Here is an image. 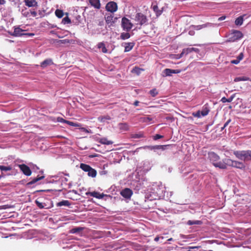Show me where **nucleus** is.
Returning a JSON list of instances; mask_svg holds the SVG:
<instances>
[{
    "label": "nucleus",
    "instance_id": "nucleus-1",
    "mask_svg": "<svg viewBox=\"0 0 251 251\" xmlns=\"http://www.w3.org/2000/svg\"><path fill=\"white\" fill-rule=\"evenodd\" d=\"M234 154L235 156L244 161L251 160V151H234Z\"/></svg>",
    "mask_w": 251,
    "mask_h": 251
},
{
    "label": "nucleus",
    "instance_id": "nucleus-2",
    "mask_svg": "<svg viewBox=\"0 0 251 251\" xmlns=\"http://www.w3.org/2000/svg\"><path fill=\"white\" fill-rule=\"evenodd\" d=\"M243 37V33L239 30L232 29L228 35V38L226 41L227 42H233L241 39Z\"/></svg>",
    "mask_w": 251,
    "mask_h": 251
},
{
    "label": "nucleus",
    "instance_id": "nucleus-3",
    "mask_svg": "<svg viewBox=\"0 0 251 251\" xmlns=\"http://www.w3.org/2000/svg\"><path fill=\"white\" fill-rule=\"evenodd\" d=\"M25 30L21 29L19 27H14V31L10 32L8 33L12 36L15 37H20L22 36H28L32 37L34 35V34L33 33H25Z\"/></svg>",
    "mask_w": 251,
    "mask_h": 251
},
{
    "label": "nucleus",
    "instance_id": "nucleus-4",
    "mask_svg": "<svg viewBox=\"0 0 251 251\" xmlns=\"http://www.w3.org/2000/svg\"><path fill=\"white\" fill-rule=\"evenodd\" d=\"M121 26L124 30L128 32L132 28L133 24L129 19L126 17H123L122 19Z\"/></svg>",
    "mask_w": 251,
    "mask_h": 251
},
{
    "label": "nucleus",
    "instance_id": "nucleus-5",
    "mask_svg": "<svg viewBox=\"0 0 251 251\" xmlns=\"http://www.w3.org/2000/svg\"><path fill=\"white\" fill-rule=\"evenodd\" d=\"M135 20L138 22L141 25L146 24L148 22L147 16L142 13H138L136 14Z\"/></svg>",
    "mask_w": 251,
    "mask_h": 251
},
{
    "label": "nucleus",
    "instance_id": "nucleus-6",
    "mask_svg": "<svg viewBox=\"0 0 251 251\" xmlns=\"http://www.w3.org/2000/svg\"><path fill=\"white\" fill-rule=\"evenodd\" d=\"M227 163H228V166H231L239 169H243L245 168L244 164L241 162L232 160L230 159H228L227 160Z\"/></svg>",
    "mask_w": 251,
    "mask_h": 251
},
{
    "label": "nucleus",
    "instance_id": "nucleus-7",
    "mask_svg": "<svg viewBox=\"0 0 251 251\" xmlns=\"http://www.w3.org/2000/svg\"><path fill=\"white\" fill-rule=\"evenodd\" d=\"M18 166L25 175L26 176H30L31 175V171L29 167L26 165L22 164H19Z\"/></svg>",
    "mask_w": 251,
    "mask_h": 251
},
{
    "label": "nucleus",
    "instance_id": "nucleus-8",
    "mask_svg": "<svg viewBox=\"0 0 251 251\" xmlns=\"http://www.w3.org/2000/svg\"><path fill=\"white\" fill-rule=\"evenodd\" d=\"M105 8L108 11L113 13L117 11L118 6L115 2L110 1L107 3Z\"/></svg>",
    "mask_w": 251,
    "mask_h": 251
},
{
    "label": "nucleus",
    "instance_id": "nucleus-9",
    "mask_svg": "<svg viewBox=\"0 0 251 251\" xmlns=\"http://www.w3.org/2000/svg\"><path fill=\"white\" fill-rule=\"evenodd\" d=\"M228 160V158H225L223 159L222 161H218L217 162H215V164L214 166L216 167H218L220 169H225L228 166V163H227V161Z\"/></svg>",
    "mask_w": 251,
    "mask_h": 251
},
{
    "label": "nucleus",
    "instance_id": "nucleus-10",
    "mask_svg": "<svg viewBox=\"0 0 251 251\" xmlns=\"http://www.w3.org/2000/svg\"><path fill=\"white\" fill-rule=\"evenodd\" d=\"M186 69H176L173 70L170 69H165L163 73L165 74V76H171L172 74H178L180 73L183 71H185Z\"/></svg>",
    "mask_w": 251,
    "mask_h": 251
},
{
    "label": "nucleus",
    "instance_id": "nucleus-11",
    "mask_svg": "<svg viewBox=\"0 0 251 251\" xmlns=\"http://www.w3.org/2000/svg\"><path fill=\"white\" fill-rule=\"evenodd\" d=\"M208 155L210 161L213 165L215 164V162H218L220 160L219 156L214 152H209Z\"/></svg>",
    "mask_w": 251,
    "mask_h": 251
},
{
    "label": "nucleus",
    "instance_id": "nucleus-12",
    "mask_svg": "<svg viewBox=\"0 0 251 251\" xmlns=\"http://www.w3.org/2000/svg\"><path fill=\"white\" fill-rule=\"evenodd\" d=\"M192 51H195L196 52H199L200 51V50L198 48H188L186 49H184L181 53L180 54V56L179 58L182 57L184 54H187L189 53L192 52Z\"/></svg>",
    "mask_w": 251,
    "mask_h": 251
},
{
    "label": "nucleus",
    "instance_id": "nucleus-13",
    "mask_svg": "<svg viewBox=\"0 0 251 251\" xmlns=\"http://www.w3.org/2000/svg\"><path fill=\"white\" fill-rule=\"evenodd\" d=\"M169 145H156V146H145L143 147H141V148H143L144 149H149L150 150H164L166 149V147L168 146Z\"/></svg>",
    "mask_w": 251,
    "mask_h": 251
},
{
    "label": "nucleus",
    "instance_id": "nucleus-14",
    "mask_svg": "<svg viewBox=\"0 0 251 251\" xmlns=\"http://www.w3.org/2000/svg\"><path fill=\"white\" fill-rule=\"evenodd\" d=\"M121 195L125 198L129 199L132 196V191L129 188H125L121 191Z\"/></svg>",
    "mask_w": 251,
    "mask_h": 251
},
{
    "label": "nucleus",
    "instance_id": "nucleus-15",
    "mask_svg": "<svg viewBox=\"0 0 251 251\" xmlns=\"http://www.w3.org/2000/svg\"><path fill=\"white\" fill-rule=\"evenodd\" d=\"M151 8L155 13L156 17H158L159 16H160L162 14L164 10L163 7H162L160 9H159L157 5L156 4H154V3L152 4Z\"/></svg>",
    "mask_w": 251,
    "mask_h": 251
},
{
    "label": "nucleus",
    "instance_id": "nucleus-16",
    "mask_svg": "<svg viewBox=\"0 0 251 251\" xmlns=\"http://www.w3.org/2000/svg\"><path fill=\"white\" fill-rule=\"evenodd\" d=\"M86 194L99 199H102L106 196V195L103 193L100 194V193L96 191L87 192Z\"/></svg>",
    "mask_w": 251,
    "mask_h": 251
},
{
    "label": "nucleus",
    "instance_id": "nucleus-17",
    "mask_svg": "<svg viewBox=\"0 0 251 251\" xmlns=\"http://www.w3.org/2000/svg\"><path fill=\"white\" fill-rule=\"evenodd\" d=\"M135 45L134 42H125L122 43V46L125 48V52H128L131 50Z\"/></svg>",
    "mask_w": 251,
    "mask_h": 251
},
{
    "label": "nucleus",
    "instance_id": "nucleus-18",
    "mask_svg": "<svg viewBox=\"0 0 251 251\" xmlns=\"http://www.w3.org/2000/svg\"><path fill=\"white\" fill-rule=\"evenodd\" d=\"M212 25L211 23H207L206 24L201 25H191L190 26L189 28L190 29H193L196 30H199L202 28L207 27L208 26H211Z\"/></svg>",
    "mask_w": 251,
    "mask_h": 251
},
{
    "label": "nucleus",
    "instance_id": "nucleus-19",
    "mask_svg": "<svg viewBox=\"0 0 251 251\" xmlns=\"http://www.w3.org/2000/svg\"><path fill=\"white\" fill-rule=\"evenodd\" d=\"M106 23L107 24H110V25H112L113 24L116 22L118 18L117 17H114L113 14H110V15L107 16L105 17Z\"/></svg>",
    "mask_w": 251,
    "mask_h": 251
},
{
    "label": "nucleus",
    "instance_id": "nucleus-20",
    "mask_svg": "<svg viewBox=\"0 0 251 251\" xmlns=\"http://www.w3.org/2000/svg\"><path fill=\"white\" fill-rule=\"evenodd\" d=\"M118 128L121 132L127 131L129 129V126L128 124L126 123H119L118 125Z\"/></svg>",
    "mask_w": 251,
    "mask_h": 251
},
{
    "label": "nucleus",
    "instance_id": "nucleus-21",
    "mask_svg": "<svg viewBox=\"0 0 251 251\" xmlns=\"http://www.w3.org/2000/svg\"><path fill=\"white\" fill-rule=\"evenodd\" d=\"M25 5L29 7L37 6V2L35 0H24Z\"/></svg>",
    "mask_w": 251,
    "mask_h": 251
},
{
    "label": "nucleus",
    "instance_id": "nucleus-22",
    "mask_svg": "<svg viewBox=\"0 0 251 251\" xmlns=\"http://www.w3.org/2000/svg\"><path fill=\"white\" fill-rule=\"evenodd\" d=\"M99 142L101 144L109 145L113 143V141L108 140L107 138L103 137L99 139Z\"/></svg>",
    "mask_w": 251,
    "mask_h": 251
},
{
    "label": "nucleus",
    "instance_id": "nucleus-23",
    "mask_svg": "<svg viewBox=\"0 0 251 251\" xmlns=\"http://www.w3.org/2000/svg\"><path fill=\"white\" fill-rule=\"evenodd\" d=\"M98 48L101 50L103 53H107L108 50L103 42H100L98 44Z\"/></svg>",
    "mask_w": 251,
    "mask_h": 251
},
{
    "label": "nucleus",
    "instance_id": "nucleus-24",
    "mask_svg": "<svg viewBox=\"0 0 251 251\" xmlns=\"http://www.w3.org/2000/svg\"><path fill=\"white\" fill-rule=\"evenodd\" d=\"M111 118L109 115L101 116L98 117V121L101 123H105L110 120Z\"/></svg>",
    "mask_w": 251,
    "mask_h": 251
},
{
    "label": "nucleus",
    "instance_id": "nucleus-25",
    "mask_svg": "<svg viewBox=\"0 0 251 251\" xmlns=\"http://www.w3.org/2000/svg\"><path fill=\"white\" fill-rule=\"evenodd\" d=\"M89 2L96 8L99 9L100 7V0H89Z\"/></svg>",
    "mask_w": 251,
    "mask_h": 251
},
{
    "label": "nucleus",
    "instance_id": "nucleus-26",
    "mask_svg": "<svg viewBox=\"0 0 251 251\" xmlns=\"http://www.w3.org/2000/svg\"><path fill=\"white\" fill-rule=\"evenodd\" d=\"M251 81V78L247 76H240L235 77L234 79V82H238L240 81Z\"/></svg>",
    "mask_w": 251,
    "mask_h": 251
},
{
    "label": "nucleus",
    "instance_id": "nucleus-27",
    "mask_svg": "<svg viewBox=\"0 0 251 251\" xmlns=\"http://www.w3.org/2000/svg\"><path fill=\"white\" fill-rule=\"evenodd\" d=\"M88 176L90 177H95L97 176V171L92 168V167L90 169L89 171L88 172Z\"/></svg>",
    "mask_w": 251,
    "mask_h": 251
},
{
    "label": "nucleus",
    "instance_id": "nucleus-28",
    "mask_svg": "<svg viewBox=\"0 0 251 251\" xmlns=\"http://www.w3.org/2000/svg\"><path fill=\"white\" fill-rule=\"evenodd\" d=\"M71 205L70 201L68 200H63L56 204L57 206H69Z\"/></svg>",
    "mask_w": 251,
    "mask_h": 251
},
{
    "label": "nucleus",
    "instance_id": "nucleus-29",
    "mask_svg": "<svg viewBox=\"0 0 251 251\" xmlns=\"http://www.w3.org/2000/svg\"><path fill=\"white\" fill-rule=\"evenodd\" d=\"M244 54L241 52L237 57L236 59H233L230 61V63H239V62L243 58Z\"/></svg>",
    "mask_w": 251,
    "mask_h": 251
},
{
    "label": "nucleus",
    "instance_id": "nucleus-30",
    "mask_svg": "<svg viewBox=\"0 0 251 251\" xmlns=\"http://www.w3.org/2000/svg\"><path fill=\"white\" fill-rule=\"evenodd\" d=\"M83 229L84 228L82 227H76L71 229L69 232L72 234L79 233L82 231L83 230Z\"/></svg>",
    "mask_w": 251,
    "mask_h": 251
},
{
    "label": "nucleus",
    "instance_id": "nucleus-31",
    "mask_svg": "<svg viewBox=\"0 0 251 251\" xmlns=\"http://www.w3.org/2000/svg\"><path fill=\"white\" fill-rule=\"evenodd\" d=\"M152 120V118L150 117H143L140 118L139 121L142 123L150 124L151 123Z\"/></svg>",
    "mask_w": 251,
    "mask_h": 251
},
{
    "label": "nucleus",
    "instance_id": "nucleus-32",
    "mask_svg": "<svg viewBox=\"0 0 251 251\" xmlns=\"http://www.w3.org/2000/svg\"><path fill=\"white\" fill-rule=\"evenodd\" d=\"M144 137V133L142 132H139L137 133H132L130 135V137L134 139L141 138Z\"/></svg>",
    "mask_w": 251,
    "mask_h": 251
},
{
    "label": "nucleus",
    "instance_id": "nucleus-33",
    "mask_svg": "<svg viewBox=\"0 0 251 251\" xmlns=\"http://www.w3.org/2000/svg\"><path fill=\"white\" fill-rule=\"evenodd\" d=\"M44 177H45V176H38L37 177L32 179V180H31L30 182H29L27 183V184L28 185H32V184L37 182V181L43 179V178H44Z\"/></svg>",
    "mask_w": 251,
    "mask_h": 251
},
{
    "label": "nucleus",
    "instance_id": "nucleus-34",
    "mask_svg": "<svg viewBox=\"0 0 251 251\" xmlns=\"http://www.w3.org/2000/svg\"><path fill=\"white\" fill-rule=\"evenodd\" d=\"M80 168L81 169H82L83 171L85 172H87L88 171H89L90 169L91 168L90 166L89 165L84 164V163H81L80 164Z\"/></svg>",
    "mask_w": 251,
    "mask_h": 251
},
{
    "label": "nucleus",
    "instance_id": "nucleus-35",
    "mask_svg": "<svg viewBox=\"0 0 251 251\" xmlns=\"http://www.w3.org/2000/svg\"><path fill=\"white\" fill-rule=\"evenodd\" d=\"M202 224V221L200 220H189L187 222V224L189 226L193 225H201Z\"/></svg>",
    "mask_w": 251,
    "mask_h": 251
},
{
    "label": "nucleus",
    "instance_id": "nucleus-36",
    "mask_svg": "<svg viewBox=\"0 0 251 251\" xmlns=\"http://www.w3.org/2000/svg\"><path fill=\"white\" fill-rule=\"evenodd\" d=\"M201 112V116H205L209 113V109L207 106L204 105Z\"/></svg>",
    "mask_w": 251,
    "mask_h": 251
},
{
    "label": "nucleus",
    "instance_id": "nucleus-37",
    "mask_svg": "<svg viewBox=\"0 0 251 251\" xmlns=\"http://www.w3.org/2000/svg\"><path fill=\"white\" fill-rule=\"evenodd\" d=\"M144 69H141L137 67H134L131 71L133 74H135L136 75H139L141 72L143 71Z\"/></svg>",
    "mask_w": 251,
    "mask_h": 251
},
{
    "label": "nucleus",
    "instance_id": "nucleus-38",
    "mask_svg": "<svg viewBox=\"0 0 251 251\" xmlns=\"http://www.w3.org/2000/svg\"><path fill=\"white\" fill-rule=\"evenodd\" d=\"M234 98V95H232L228 99H226V97H223L221 99V101L223 103H225L226 102H230L232 101Z\"/></svg>",
    "mask_w": 251,
    "mask_h": 251
},
{
    "label": "nucleus",
    "instance_id": "nucleus-39",
    "mask_svg": "<svg viewBox=\"0 0 251 251\" xmlns=\"http://www.w3.org/2000/svg\"><path fill=\"white\" fill-rule=\"evenodd\" d=\"M243 22V16L238 17L235 21V24L236 25H241Z\"/></svg>",
    "mask_w": 251,
    "mask_h": 251
},
{
    "label": "nucleus",
    "instance_id": "nucleus-40",
    "mask_svg": "<svg viewBox=\"0 0 251 251\" xmlns=\"http://www.w3.org/2000/svg\"><path fill=\"white\" fill-rule=\"evenodd\" d=\"M130 37V35L127 32H123L121 34L120 38L122 40H126L129 38Z\"/></svg>",
    "mask_w": 251,
    "mask_h": 251
},
{
    "label": "nucleus",
    "instance_id": "nucleus-41",
    "mask_svg": "<svg viewBox=\"0 0 251 251\" xmlns=\"http://www.w3.org/2000/svg\"><path fill=\"white\" fill-rule=\"evenodd\" d=\"M55 15L59 18H62L64 15V12L62 10L56 9L55 12Z\"/></svg>",
    "mask_w": 251,
    "mask_h": 251
},
{
    "label": "nucleus",
    "instance_id": "nucleus-42",
    "mask_svg": "<svg viewBox=\"0 0 251 251\" xmlns=\"http://www.w3.org/2000/svg\"><path fill=\"white\" fill-rule=\"evenodd\" d=\"M12 169V168L11 166H2V165H0V170L1 171H11Z\"/></svg>",
    "mask_w": 251,
    "mask_h": 251
},
{
    "label": "nucleus",
    "instance_id": "nucleus-43",
    "mask_svg": "<svg viewBox=\"0 0 251 251\" xmlns=\"http://www.w3.org/2000/svg\"><path fill=\"white\" fill-rule=\"evenodd\" d=\"M149 93L153 97H155L156 96H157L158 94V92L157 90H156V89H155V88L151 90L149 92Z\"/></svg>",
    "mask_w": 251,
    "mask_h": 251
},
{
    "label": "nucleus",
    "instance_id": "nucleus-44",
    "mask_svg": "<svg viewBox=\"0 0 251 251\" xmlns=\"http://www.w3.org/2000/svg\"><path fill=\"white\" fill-rule=\"evenodd\" d=\"M67 124H68L69 126L75 127H80L81 126V125L79 123H74L73 122H71L69 121H68V122H67Z\"/></svg>",
    "mask_w": 251,
    "mask_h": 251
},
{
    "label": "nucleus",
    "instance_id": "nucleus-45",
    "mask_svg": "<svg viewBox=\"0 0 251 251\" xmlns=\"http://www.w3.org/2000/svg\"><path fill=\"white\" fill-rule=\"evenodd\" d=\"M81 17L80 15H77L75 17V21H73V22L76 25H78L81 23Z\"/></svg>",
    "mask_w": 251,
    "mask_h": 251
},
{
    "label": "nucleus",
    "instance_id": "nucleus-46",
    "mask_svg": "<svg viewBox=\"0 0 251 251\" xmlns=\"http://www.w3.org/2000/svg\"><path fill=\"white\" fill-rule=\"evenodd\" d=\"M71 21L68 16L64 18L62 21V23L64 24H70V23H71Z\"/></svg>",
    "mask_w": 251,
    "mask_h": 251
},
{
    "label": "nucleus",
    "instance_id": "nucleus-47",
    "mask_svg": "<svg viewBox=\"0 0 251 251\" xmlns=\"http://www.w3.org/2000/svg\"><path fill=\"white\" fill-rule=\"evenodd\" d=\"M35 203H36V205L38 206V207L40 209H42V208H44V207H45V205H44L45 204L41 202H40L38 200L35 201Z\"/></svg>",
    "mask_w": 251,
    "mask_h": 251
},
{
    "label": "nucleus",
    "instance_id": "nucleus-48",
    "mask_svg": "<svg viewBox=\"0 0 251 251\" xmlns=\"http://www.w3.org/2000/svg\"><path fill=\"white\" fill-rule=\"evenodd\" d=\"M58 43L63 44H70L72 42V40L68 39L60 40L58 41Z\"/></svg>",
    "mask_w": 251,
    "mask_h": 251
},
{
    "label": "nucleus",
    "instance_id": "nucleus-49",
    "mask_svg": "<svg viewBox=\"0 0 251 251\" xmlns=\"http://www.w3.org/2000/svg\"><path fill=\"white\" fill-rule=\"evenodd\" d=\"M193 115L197 118H200L201 116V111L199 110L196 113H193Z\"/></svg>",
    "mask_w": 251,
    "mask_h": 251
},
{
    "label": "nucleus",
    "instance_id": "nucleus-50",
    "mask_svg": "<svg viewBox=\"0 0 251 251\" xmlns=\"http://www.w3.org/2000/svg\"><path fill=\"white\" fill-rule=\"evenodd\" d=\"M57 121L58 122L64 123H66V124H67V122H68L67 120L64 119L62 117H58L57 118Z\"/></svg>",
    "mask_w": 251,
    "mask_h": 251
},
{
    "label": "nucleus",
    "instance_id": "nucleus-51",
    "mask_svg": "<svg viewBox=\"0 0 251 251\" xmlns=\"http://www.w3.org/2000/svg\"><path fill=\"white\" fill-rule=\"evenodd\" d=\"M50 33L51 34H55V35H56V36H57L58 38H62V37H63V36H62L60 35L58 33H57L56 32H55V31H54V30H51V31H50Z\"/></svg>",
    "mask_w": 251,
    "mask_h": 251
},
{
    "label": "nucleus",
    "instance_id": "nucleus-52",
    "mask_svg": "<svg viewBox=\"0 0 251 251\" xmlns=\"http://www.w3.org/2000/svg\"><path fill=\"white\" fill-rule=\"evenodd\" d=\"M163 136L162 135H160L159 134H156L154 137H153V139L155 140H158L159 139H160V138H163Z\"/></svg>",
    "mask_w": 251,
    "mask_h": 251
},
{
    "label": "nucleus",
    "instance_id": "nucleus-53",
    "mask_svg": "<svg viewBox=\"0 0 251 251\" xmlns=\"http://www.w3.org/2000/svg\"><path fill=\"white\" fill-rule=\"evenodd\" d=\"M188 34L191 36H193L195 34V29H190Z\"/></svg>",
    "mask_w": 251,
    "mask_h": 251
},
{
    "label": "nucleus",
    "instance_id": "nucleus-54",
    "mask_svg": "<svg viewBox=\"0 0 251 251\" xmlns=\"http://www.w3.org/2000/svg\"><path fill=\"white\" fill-rule=\"evenodd\" d=\"M231 119H228L224 124L225 127H226L231 122Z\"/></svg>",
    "mask_w": 251,
    "mask_h": 251
},
{
    "label": "nucleus",
    "instance_id": "nucleus-55",
    "mask_svg": "<svg viewBox=\"0 0 251 251\" xmlns=\"http://www.w3.org/2000/svg\"><path fill=\"white\" fill-rule=\"evenodd\" d=\"M30 13L33 17H35L37 15V12L35 11H31Z\"/></svg>",
    "mask_w": 251,
    "mask_h": 251
},
{
    "label": "nucleus",
    "instance_id": "nucleus-56",
    "mask_svg": "<svg viewBox=\"0 0 251 251\" xmlns=\"http://www.w3.org/2000/svg\"><path fill=\"white\" fill-rule=\"evenodd\" d=\"M52 60L51 59H46L43 61L42 63H51Z\"/></svg>",
    "mask_w": 251,
    "mask_h": 251
},
{
    "label": "nucleus",
    "instance_id": "nucleus-57",
    "mask_svg": "<svg viewBox=\"0 0 251 251\" xmlns=\"http://www.w3.org/2000/svg\"><path fill=\"white\" fill-rule=\"evenodd\" d=\"M225 19H226V16H222L218 18V21H221L225 20Z\"/></svg>",
    "mask_w": 251,
    "mask_h": 251
},
{
    "label": "nucleus",
    "instance_id": "nucleus-58",
    "mask_svg": "<svg viewBox=\"0 0 251 251\" xmlns=\"http://www.w3.org/2000/svg\"><path fill=\"white\" fill-rule=\"evenodd\" d=\"M80 129H81V130L82 131H84V132H87V133H88V132H89L88 130V129H87L86 128H84V127H82V128H81Z\"/></svg>",
    "mask_w": 251,
    "mask_h": 251
},
{
    "label": "nucleus",
    "instance_id": "nucleus-59",
    "mask_svg": "<svg viewBox=\"0 0 251 251\" xmlns=\"http://www.w3.org/2000/svg\"><path fill=\"white\" fill-rule=\"evenodd\" d=\"M139 102L138 101V100H136L134 101V105L135 106H137L138 105V104H139Z\"/></svg>",
    "mask_w": 251,
    "mask_h": 251
},
{
    "label": "nucleus",
    "instance_id": "nucleus-60",
    "mask_svg": "<svg viewBox=\"0 0 251 251\" xmlns=\"http://www.w3.org/2000/svg\"><path fill=\"white\" fill-rule=\"evenodd\" d=\"M5 3V0H0V4H4Z\"/></svg>",
    "mask_w": 251,
    "mask_h": 251
},
{
    "label": "nucleus",
    "instance_id": "nucleus-61",
    "mask_svg": "<svg viewBox=\"0 0 251 251\" xmlns=\"http://www.w3.org/2000/svg\"><path fill=\"white\" fill-rule=\"evenodd\" d=\"M160 237H158V236H157L155 238H154V241H156V242H158L159 240Z\"/></svg>",
    "mask_w": 251,
    "mask_h": 251
},
{
    "label": "nucleus",
    "instance_id": "nucleus-62",
    "mask_svg": "<svg viewBox=\"0 0 251 251\" xmlns=\"http://www.w3.org/2000/svg\"><path fill=\"white\" fill-rule=\"evenodd\" d=\"M47 64H45V63L42 64V65H41V67H46V66H47Z\"/></svg>",
    "mask_w": 251,
    "mask_h": 251
},
{
    "label": "nucleus",
    "instance_id": "nucleus-63",
    "mask_svg": "<svg viewBox=\"0 0 251 251\" xmlns=\"http://www.w3.org/2000/svg\"><path fill=\"white\" fill-rule=\"evenodd\" d=\"M173 240V239L172 238H169V239H168V241H171Z\"/></svg>",
    "mask_w": 251,
    "mask_h": 251
},
{
    "label": "nucleus",
    "instance_id": "nucleus-64",
    "mask_svg": "<svg viewBox=\"0 0 251 251\" xmlns=\"http://www.w3.org/2000/svg\"><path fill=\"white\" fill-rule=\"evenodd\" d=\"M226 127H225V126H224L223 127L221 128V130H223L225 128H226Z\"/></svg>",
    "mask_w": 251,
    "mask_h": 251
}]
</instances>
